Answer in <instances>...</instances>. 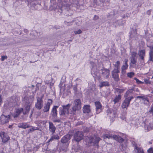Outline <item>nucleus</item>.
Here are the masks:
<instances>
[{"label": "nucleus", "instance_id": "nucleus-1", "mask_svg": "<svg viewBox=\"0 0 153 153\" xmlns=\"http://www.w3.org/2000/svg\"><path fill=\"white\" fill-rule=\"evenodd\" d=\"M9 112V111H7L5 109L3 110V114H2L0 118V123L1 124H4L8 123L9 121V119L10 115L8 114L7 112Z\"/></svg>", "mask_w": 153, "mask_h": 153}, {"label": "nucleus", "instance_id": "nucleus-2", "mask_svg": "<svg viewBox=\"0 0 153 153\" xmlns=\"http://www.w3.org/2000/svg\"><path fill=\"white\" fill-rule=\"evenodd\" d=\"M91 73L94 77H96L98 76L99 73V70L97 68L96 65L93 62H91Z\"/></svg>", "mask_w": 153, "mask_h": 153}, {"label": "nucleus", "instance_id": "nucleus-3", "mask_svg": "<svg viewBox=\"0 0 153 153\" xmlns=\"http://www.w3.org/2000/svg\"><path fill=\"white\" fill-rule=\"evenodd\" d=\"M104 138H111L114 139L119 143H122L124 141V139L119 135H117L115 134L112 135L111 134H105L103 136Z\"/></svg>", "mask_w": 153, "mask_h": 153}, {"label": "nucleus", "instance_id": "nucleus-4", "mask_svg": "<svg viewBox=\"0 0 153 153\" xmlns=\"http://www.w3.org/2000/svg\"><path fill=\"white\" fill-rule=\"evenodd\" d=\"M73 134L74 139L76 142H79L83 139L84 134L82 131H75L74 132Z\"/></svg>", "mask_w": 153, "mask_h": 153}, {"label": "nucleus", "instance_id": "nucleus-5", "mask_svg": "<svg viewBox=\"0 0 153 153\" xmlns=\"http://www.w3.org/2000/svg\"><path fill=\"white\" fill-rule=\"evenodd\" d=\"M33 98H30L28 100H27L25 102V111H23L24 114H26L28 113L30 110V106L33 102Z\"/></svg>", "mask_w": 153, "mask_h": 153}, {"label": "nucleus", "instance_id": "nucleus-6", "mask_svg": "<svg viewBox=\"0 0 153 153\" xmlns=\"http://www.w3.org/2000/svg\"><path fill=\"white\" fill-rule=\"evenodd\" d=\"M81 108V102L79 99H75L74 102L72 110L75 112L76 111L78 110Z\"/></svg>", "mask_w": 153, "mask_h": 153}, {"label": "nucleus", "instance_id": "nucleus-7", "mask_svg": "<svg viewBox=\"0 0 153 153\" xmlns=\"http://www.w3.org/2000/svg\"><path fill=\"white\" fill-rule=\"evenodd\" d=\"M124 97L125 99L122 103L121 106L123 109H127L129 105L130 101L134 98V97L133 96H131L129 97Z\"/></svg>", "mask_w": 153, "mask_h": 153}, {"label": "nucleus", "instance_id": "nucleus-8", "mask_svg": "<svg viewBox=\"0 0 153 153\" xmlns=\"http://www.w3.org/2000/svg\"><path fill=\"white\" fill-rule=\"evenodd\" d=\"M37 102L35 104L36 108L39 110H40L43 106V101L42 97H37Z\"/></svg>", "mask_w": 153, "mask_h": 153}, {"label": "nucleus", "instance_id": "nucleus-9", "mask_svg": "<svg viewBox=\"0 0 153 153\" xmlns=\"http://www.w3.org/2000/svg\"><path fill=\"white\" fill-rule=\"evenodd\" d=\"M145 49L141 50L139 51L138 55L140 62L142 65L144 64V57L145 56Z\"/></svg>", "mask_w": 153, "mask_h": 153}, {"label": "nucleus", "instance_id": "nucleus-10", "mask_svg": "<svg viewBox=\"0 0 153 153\" xmlns=\"http://www.w3.org/2000/svg\"><path fill=\"white\" fill-rule=\"evenodd\" d=\"M130 39L136 40L137 39V33L136 29H131L129 33Z\"/></svg>", "mask_w": 153, "mask_h": 153}, {"label": "nucleus", "instance_id": "nucleus-11", "mask_svg": "<svg viewBox=\"0 0 153 153\" xmlns=\"http://www.w3.org/2000/svg\"><path fill=\"white\" fill-rule=\"evenodd\" d=\"M120 71H117L115 69H114L111 72L112 77L114 80L116 82H118L120 80L119 75L118 74V73H120Z\"/></svg>", "mask_w": 153, "mask_h": 153}, {"label": "nucleus", "instance_id": "nucleus-12", "mask_svg": "<svg viewBox=\"0 0 153 153\" xmlns=\"http://www.w3.org/2000/svg\"><path fill=\"white\" fill-rule=\"evenodd\" d=\"M52 100L50 99H48V102L45 104L43 109L44 112H47L49 111L51 105L52 104Z\"/></svg>", "mask_w": 153, "mask_h": 153}, {"label": "nucleus", "instance_id": "nucleus-13", "mask_svg": "<svg viewBox=\"0 0 153 153\" xmlns=\"http://www.w3.org/2000/svg\"><path fill=\"white\" fill-rule=\"evenodd\" d=\"M102 74L104 77L105 78H107L109 77L110 74V71L109 69L105 68L103 67L101 70Z\"/></svg>", "mask_w": 153, "mask_h": 153}, {"label": "nucleus", "instance_id": "nucleus-14", "mask_svg": "<svg viewBox=\"0 0 153 153\" xmlns=\"http://www.w3.org/2000/svg\"><path fill=\"white\" fill-rule=\"evenodd\" d=\"M94 103L96 107V113L98 114L102 111V105L99 101L95 102Z\"/></svg>", "mask_w": 153, "mask_h": 153}, {"label": "nucleus", "instance_id": "nucleus-15", "mask_svg": "<svg viewBox=\"0 0 153 153\" xmlns=\"http://www.w3.org/2000/svg\"><path fill=\"white\" fill-rule=\"evenodd\" d=\"M0 136L2 139V141L4 143L7 142L10 139L7 134L4 132L0 133Z\"/></svg>", "mask_w": 153, "mask_h": 153}, {"label": "nucleus", "instance_id": "nucleus-16", "mask_svg": "<svg viewBox=\"0 0 153 153\" xmlns=\"http://www.w3.org/2000/svg\"><path fill=\"white\" fill-rule=\"evenodd\" d=\"M58 108V106L55 105L53 106L52 108L51 114L53 118H55L57 117V109Z\"/></svg>", "mask_w": 153, "mask_h": 153}, {"label": "nucleus", "instance_id": "nucleus-17", "mask_svg": "<svg viewBox=\"0 0 153 153\" xmlns=\"http://www.w3.org/2000/svg\"><path fill=\"white\" fill-rule=\"evenodd\" d=\"M59 10V11L60 12V13H65L66 16H70L71 15L73 14V11L72 10L70 9H68L67 8V9H66L65 8V9L62 10Z\"/></svg>", "mask_w": 153, "mask_h": 153}, {"label": "nucleus", "instance_id": "nucleus-18", "mask_svg": "<svg viewBox=\"0 0 153 153\" xmlns=\"http://www.w3.org/2000/svg\"><path fill=\"white\" fill-rule=\"evenodd\" d=\"M71 136L69 134H68L64 136L61 140V142L63 143H66L69 140H70Z\"/></svg>", "mask_w": 153, "mask_h": 153}, {"label": "nucleus", "instance_id": "nucleus-19", "mask_svg": "<svg viewBox=\"0 0 153 153\" xmlns=\"http://www.w3.org/2000/svg\"><path fill=\"white\" fill-rule=\"evenodd\" d=\"M128 60L127 59H125L124 60V64L122 66L121 69L122 70V72L123 74L125 72V70L128 68V65L127 62Z\"/></svg>", "mask_w": 153, "mask_h": 153}, {"label": "nucleus", "instance_id": "nucleus-20", "mask_svg": "<svg viewBox=\"0 0 153 153\" xmlns=\"http://www.w3.org/2000/svg\"><path fill=\"white\" fill-rule=\"evenodd\" d=\"M91 139L90 138V142L91 143H93L95 144L98 143L100 140V138L98 137H91Z\"/></svg>", "mask_w": 153, "mask_h": 153}, {"label": "nucleus", "instance_id": "nucleus-21", "mask_svg": "<svg viewBox=\"0 0 153 153\" xmlns=\"http://www.w3.org/2000/svg\"><path fill=\"white\" fill-rule=\"evenodd\" d=\"M49 131L52 132V134L54 133L56 130V128L54 126L53 123L51 122H49Z\"/></svg>", "mask_w": 153, "mask_h": 153}, {"label": "nucleus", "instance_id": "nucleus-22", "mask_svg": "<svg viewBox=\"0 0 153 153\" xmlns=\"http://www.w3.org/2000/svg\"><path fill=\"white\" fill-rule=\"evenodd\" d=\"M110 85L109 82L108 81H102L100 83L99 85L100 88H102L103 87L109 86Z\"/></svg>", "mask_w": 153, "mask_h": 153}, {"label": "nucleus", "instance_id": "nucleus-23", "mask_svg": "<svg viewBox=\"0 0 153 153\" xmlns=\"http://www.w3.org/2000/svg\"><path fill=\"white\" fill-rule=\"evenodd\" d=\"M71 105L70 104L65 105H63L62 106V108L64 110L65 113L68 114L69 113V109L71 106Z\"/></svg>", "mask_w": 153, "mask_h": 153}, {"label": "nucleus", "instance_id": "nucleus-24", "mask_svg": "<svg viewBox=\"0 0 153 153\" xmlns=\"http://www.w3.org/2000/svg\"><path fill=\"white\" fill-rule=\"evenodd\" d=\"M18 127L19 128H21L25 129L27 128H29L30 127V126L27 125L26 123H24L19 124Z\"/></svg>", "mask_w": 153, "mask_h": 153}, {"label": "nucleus", "instance_id": "nucleus-25", "mask_svg": "<svg viewBox=\"0 0 153 153\" xmlns=\"http://www.w3.org/2000/svg\"><path fill=\"white\" fill-rule=\"evenodd\" d=\"M90 106L88 105H85L83 108V111L84 113H88L90 112L91 110L90 108Z\"/></svg>", "mask_w": 153, "mask_h": 153}, {"label": "nucleus", "instance_id": "nucleus-26", "mask_svg": "<svg viewBox=\"0 0 153 153\" xmlns=\"http://www.w3.org/2000/svg\"><path fill=\"white\" fill-rule=\"evenodd\" d=\"M134 91V88H131V89H130L127 91L125 94L124 95V97H130V96L128 97L129 96H130V94L132 93L133 91Z\"/></svg>", "mask_w": 153, "mask_h": 153}, {"label": "nucleus", "instance_id": "nucleus-27", "mask_svg": "<svg viewBox=\"0 0 153 153\" xmlns=\"http://www.w3.org/2000/svg\"><path fill=\"white\" fill-rule=\"evenodd\" d=\"M144 128L146 130L149 131L153 128V126L152 123H149V125L148 124L145 125Z\"/></svg>", "mask_w": 153, "mask_h": 153}, {"label": "nucleus", "instance_id": "nucleus-28", "mask_svg": "<svg viewBox=\"0 0 153 153\" xmlns=\"http://www.w3.org/2000/svg\"><path fill=\"white\" fill-rule=\"evenodd\" d=\"M121 98V96L120 94H119L118 96H116L113 100V101L114 102V104H115L116 103L119 102Z\"/></svg>", "mask_w": 153, "mask_h": 153}, {"label": "nucleus", "instance_id": "nucleus-29", "mask_svg": "<svg viewBox=\"0 0 153 153\" xmlns=\"http://www.w3.org/2000/svg\"><path fill=\"white\" fill-rule=\"evenodd\" d=\"M120 62L119 61H117L116 63L114 65L115 67V68L114 69H115L117 71H120Z\"/></svg>", "mask_w": 153, "mask_h": 153}, {"label": "nucleus", "instance_id": "nucleus-30", "mask_svg": "<svg viewBox=\"0 0 153 153\" xmlns=\"http://www.w3.org/2000/svg\"><path fill=\"white\" fill-rule=\"evenodd\" d=\"M135 148L137 150L138 153H144L143 149L137 146V145H135Z\"/></svg>", "mask_w": 153, "mask_h": 153}, {"label": "nucleus", "instance_id": "nucleus-31", "mask_svg": "<svg viewBox=\"0 0 153 153\" xmlns=\"http://www.w3.org/2000/svg\"><path fill=\"white\" fill-rule=\"evenodd\" d=\"M131 62L133 64H135L137 62V59L135 57H130Z\"/></svg>", "mask_w": 153, "mask_h": 153}, {"label": "nucleus", "instance_id": "nucleus-32", "mask_svg": "<svg viewBox=\"0 0 153 153\" xmlns=\"http://www.w3.org/2000/svg\"><path fill=\"white\" fill-rule=\"evenodd\" d=\"M23 111H23V108H20L16 109V112L19 115H20L22 112L23 113Z\"/></svg>", "mask_w": 153, "mask_h": 153}, {"label": "nucleus", "instance_id": "nucleus-33", "mask_svg": "<svg viewBox=\"0 0 153 153\" xmlns=\"http://www.w3.org/2000/svg\"><path fill=\"white\" fill-rule=\"evenodd\" d=\"M149 61L153 62V52L149 53Z\"/></svg>", "mask_w": 153, "mask_h": 153}, {"label": "nucleus", "instance_id": "nucleus-34", "mask_svg": "<svg viewBox=\"0 0 153 153\" xmlns=\"http://www.w3.org/2000/svg\"><path fill=\"white\" fill-rule=\"evenodd\" d=\"M59 114L60 115H64L66 114L62 107L59 108Z\"/></svg>", "mask_w": 153, "mask_h": 153}, {"label": "nucleus", "instance_id": "nucleus-35", "mask_svg": "<svg viewBox=\"0 0 153 153\" xmlns=\"http://www.w3.org/2000/svg\"><path fill=\"white\" fill-rule=\"evenodd\" d=\"M59 138V137L58 136L53 135L52 136L50 140L48 141V142H50L53 141L54 140H57Z\"/></svg>", "mask_w": 153, "mask_h": 153}, {"label": "nucleus", "instance_id": "nucleus-36", "mask_svg": "<svg viewBox=\"0 0 153 153\" xmlns=\"http://www.w3.org/2000/svg\"><path fill=\"white\" fill-rule=\"evenodd\" d=\"M142 100L143 101H144V103L146 101H147V102H149V99L146 95H143V97Z\"/></svg>", "mask_w": 153, "mask_h": 153}, {"label": "nucleus", "instance_id": "nucleus-37", "mask_svg": "<svg viewBox=\"0 0 153 153\" xmlns=\"http://www.w3.org/2000/svg\"><path fill=\"white\" fill-rule=\"evenodd\" d=\"M34 113L35 115L37 116L36 118L38 117L41 115V112L39 110H34Z\"/></svg>", "mask_w": 153, "mask_h": 153}, {"label": "nucleus", "instance_id": "nucleus-38", "mask_svg": "<svg viewBox=\"0 0 153 153\" xmlns=\"http://www.w3.org/2000/svg\"><path fill=\"white\" fill-rule=\"evenodd\" d=\"M116 112L113 111L112 112V114H110L109 117L111 118H114L116 116Z\"/></svg>", "mask_w": 153, "mask_h": 153}, {"label": "nucleus", "instance_id": "nucleus-39", "mask_svg": "<svg viewBox=\"0 0 153 153\" xmlns=\"http://www.w3.org/2000/svg\"><path fill=\"white\" fill-rule=\"evenodd\" d=\"M134 75V74L133 72H130L127 73V75L128 77L129 78L132 77Z\"/></svg>", "mask_w": 153, "mask_h": 153}, {"label": "nucleus", "instance_id": "nucleus-40", "mask_svg": "<svg viewBox=\"0 0 153 153\" xmlns=\"http://www.w3.org/2000/svg\"><path fill=\"white\" fill-rule=\"evenodd\" d=\"M12 107H15L18 105L17 102L15 100H13L12 102Z\"/></svg>", "mask_w": 153, "mask_h": 153}, {"label": "nucleus", "instance_id": "nucleus-41", "mask_svg": "<svg viewBox=\"0 0 153 153\" xmlns=\"http://www.w3.org/2000/svg\"><path fill=\"white\" fill-rule=\"evenodd\" d=\"M113 111L111 109H108L107 110V115H108L109 116L110 114H112V112H113Z\"/></svg>", "mask_w": 153, "mask_h": 153}, {"label": "nucleus", "instance_id": "nucleus-42", "mask_svg": "<svg viewBox=\"0 0 153 153\" xmlns=\"http://www.w3.org/2000/svg\"><path fill=\"white\" fill-rule=\"evenodd\" d=\"M134 79L136 80L137 83L138 84H143L144 83L143 82L140 81L138 79L136 78H134Z\"/></svg>", "mask_w": 153, "mask_h": 153}, {"label": "nucleus", "instance_id": "nucleus-43", "mask_svg": "<svg viewBox=\"0 0 153 153\" xmlns=\"http://www.w3.org/2000/svg\"><path fill=\"white\" fill-rule=\"evenodd\" d=\"M147 47L150 49V50L149 53L153 52V46L147 45Z\"/></svg>", "mask_w": 153, "mask_h": 153}, {"label": "nucleus", "instance_id": "nucleus-44", "mask_svg": "<svg viewBox=\"0 0 153 153\" xmlns=\"http://www.w3.org/2000/svg\"><path fill=\"white\" fill-rule=\"evenodd\" d=\"M116 91L119 93H122L123 92L124 90L123 89H120L119 88H116Z\"/></svg>", "mask_w": 153, "mask_h": 153}, {"label": "nucleus", "instance_id": "nucleus-45", "mask_svg": "<svg viewBox=\"0 0 153 153\" xmlns=\"http://www.w3.org/2000/svg\"><path fill=\"white\" fill-rule=\"evenodd\" d=\"M137 54L136 52H132L131 53V57H135L136 55Z\"/></svg>", "mask_w": 153, "mask_h": 153}, {"label": "nucleus", "instance_id": "nucleus-46", "mask_svg": "<svg viewBox=\"0 0 153 153\" xmlns=\"http://www.w3.org/2000/svg\"><path fill=\"white\" fill-rule=\"evenodd\" d=\"M148 153H153V148L151 147L147 150Z\"/></svg>", "mask_w": 153, "mask_h": 153}, {"label": "nucleus", "instance_id": "nucleus-47", "mask_svg": "<svg viewBox=\"0 0 153 153\" xmlns=\"http://www.w3.org/2000/svg\"><path fill=\"white\" fill-rule=\"evenodd\" d=\"M53 121L54 123H59L60 122V120L59 119H56V118H53Z\"/></svg>", "mask_w": 153, "mask_h": 153}, {"label": "nucleus", "instance_id": "nucleus-48", "mask_svg": "<svg viewBox=\"0 0 153 153\" xmlns=\"http://www.w3.org/2000/svg\"><path fill=\"white\" fill-rule=\"evenodd\" d=\"M82 31L80 29L78 30L77 31H75L74 33L75 34H80L82 33Z\"/></svg>", "mask_w": 153, "mask_h": 153}, {"label": "nucleus", "instance_id": "nucleus-49", "mask_svg": "<svg viewBox=\"0 0 153 153\" xmlns=\"http://www.w3.org/2000/svg\"><path fill=\"white\" fill-rule=\"evenodd\" d=\"M30 127H32V128H31L29 129L28 130V132L29 133L30 132H32L34 131V127H32V126H30Z\"/></svg>", "mask_w": 153, "mask_h": 153}, {"label": "nucleus", "instance_id": "nucleus-50", "mask_svg": "<svg viewBox=\"0 0 153 153\" xmlns=\"http://www.w3.org/2000/svg\"><path fill=\"white\" fill-rule=\"evenodd\" d=\"M7 56H1V60L4 61L5 59H6L7 58Z\"/></svg>", "mask_w": 153, "mask_h": 153}, {"label": "nucleus", "instance_id": "nucleus-51", "mask_svg": "<svg viewBox=\"0 0 153 153\" xmlns=\"http://www.w3.org/2000/svg\"><path fill=\"white\" fill-rule=\"evenodd\" d=\"M103 1V0H94V2L97 4L98 3V1L102 2Z\"/></svg>", "mask_w": 153, "mask_h": 153}, {"label": "nucleus", "instance_id": "nucleus-52", "mask_svg": "<svg viewBox=\"0 0 153 153\" xmlns=\"http://www.w3.org/2000/svg\"><path fill=\"white\" fill-rule=\"evenodd\" d=\"M73 89L75 92H76L77 91V88L76 85H75L73 86Z\"/></svg>", "mask_w": 153, "mask_h": 153}, {"label": "nucleus", "instance_id": "nucleus-53", "mask_svg": "<svg viewBox=\"0 0 153 153\" xmlns=\"http://www.w3.org/2000/svg\"><path fill=\"white\" fill-rule=\"evenodd\" d=\"M60 151H62L64 152H66L67 150V148L66 147H65V148H63L62 147H61L60 149Z\"/></svg>", "mask_w": 153, "mask_h": 153}, {"label": "nucleus", "instance_id": "nucleus-54", "mask_svg": "<svg viewBox=\"0 0 153 153\" xmlns=\"http://www.w3.org/2000/svg\"><path fill=\"white\" fill-rule=\"evenodd\" d=\"M46 122L45 121H42L40 120L39 121V123H41L43 125H45V123H46Z\"/></svg>", "mask_w": 153, "mask_h": 153}, {"label": "nucleus", "instance_id": "nucleus-55", "mask_svg": "<svg viewBox=\"0 0 153 153\" xmlns=\"http://www.w3.org/2000/svg\"><path fill=\"white\" fill-rule=\"evenodd\" d=\"M58 152V153H59V150H57V147H56V148L54 149L53 150V152Z\"/></svg>", "mask_w": 153, "mask_h": 153}, {"label": "nucleus", "instance_id": "nucleus-56", "mask_svg": "<svg viewBox=\"0 0 153 153\" xmlns=\"http://www.w3.org/2000/svg\"><path fill=\"white\" fill-rule=\"evenodd\" d=\"M99 18V17L98 16L95 15L94 16V17L93 18V20H97Z\"/></svg>", "mask_w": 153, "mask_h": 153}, {"label": "nucleus", "instance_id": "nucleus-57", "mask_svg": "<svg viewBox=\"0 0 153 153\" xmlns=\"http://www.w3.org/2000/svg\"><path fill=\"white\" fill-rule=\"evenodd\" d=\"M19 115L17 114L16 112L13 115L14 118H16L18 117Z\"/></svg>", "mask_w": 153, "mask_h": 153}, {"label": "nucleus", "instance_id": "nucleus-58", "mask_svg": "<svg viewBox=\"0 0 153 153\" xmlns=\"http://www.w3.org/2000/svg\"><path fill=\"white\" fill-rule=\"evenodd\" d=\"M144 82L146 84H150V81L147 79H145L144 80Z\"/></svg>", "mask_w": 153, "mask_h": 153}, {"label": "nucleus", "instance_id": "nucleus-59", "mask_svg": "<svg viewBox=\"0 0 153 153\" xmlns=\"http://www.w3.org/2000/svg\"><path fill=\"white\" fill-rule=\"evenodd\" d=\"M149 112L150 113H153V105L151 106V109L149 111Z\"/></svg>", "mask_w": 153, "mask_h": 153}, {"label": "nucleus", "instance_id": "nucleus-60", "mask_svg": "<svg viewBox=\"0 0 153 153\" xmlns=\"http://www.w3.org/2000/svg\"><path fill=\"white\" fill-rule=\"evenodd\" d=\"M151 10H150L147 11V12H146V13L147 15H150L151 14Z\"/></svg>", "mask_w": 153, "mask_h": 153}, {"label": "nucleus", "instance_id": "nucleus-61", "mask_svg": "<svg viewBox=\"0 0 153 153\" xmlns=\"http://www.w3.org/2000/svg\"><path fill=\"white\" fill-rule=\"evenodd\" d=\"M143 95H142L141 96H137L136 97V98L137 99H142L143 97Z\"/></svg>", "mask_w": 153, "mask_h": 153}, {"label": "nucleus", "instance_id": "nucleus-62", "mask_svg": "<svg viewBox=\"0 0 153 153\" xmlns=\"http://www.w3.org/2000/svg\"><path fill=\"white\" fill-rule=\"evenodd\" d=\"M74 150V151L76 152H79L80 151V149L79 148H78L77 149H75Z\"/></svg>", "mask_w": 153, "mask_h": 153}, {"label": "nucleus", "instance_id": "nucleus-63", "mask_svg": "<svg viewBox=\"0 0 153 153\" xmlns=\"http://www.w3.org/2000/svg\"><path fill=\"white\" fill-rule=\"evenodd\" d=\"M34 131L36 130H39V128L37 127H34Z\"/></svg>", "mask_w": 153, "mask_h": 153}, {"label": "nucleus", "instance_id": "nucleus-64", "mask_svg": "<svg viewBox=\"0 0 153 153\" xmlns=\"http://www.w3.org/2000/svg\"><path fill=\"white\" fill-rule=\"evenodd\" d=\"M39 146H36V147H34V150H35V149L36 148V149H39Z\"/></svg>", "mask_w": 153, "mask_h": 153}]
</instances>
